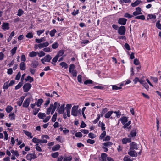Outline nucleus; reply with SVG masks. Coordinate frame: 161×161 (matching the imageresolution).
Returning <instances> with one entry per match:
<instances>
[{"label":"nucleus","instance_id":"25","mask_svg":"<svg viewBox=\"0 0 161 161\" xmlns=\"http://www.w3.org/2000/svg\"><path fill=\"white\" fill-rule=\"evenodd\" d=\"M43 102V100L42 99H38L37 101L36 102L37 106L38 107L40 106Z\"/></svg>","mask_w":161,"mask_h":161},{"label":"nucleus","instance_id":"9","mask_svg":"<svg viewBox=\"0 0 161 161\" xmlns=\"http://www.w3.org/2000/svg\"><path fill=\"white\" fill-rule=\"evenodd\" d=\"M136 11L133 13V14L134 16H136L139 14H142L141 12V8L139 7L136 8Z\"/></svg>","mask_w":161,"mask_h":161},{"label":"nucleus","instance_id":"35","mask_svg":"<svg viewBox=\"0 0 161 161\" xmlns=\"http://www.w3.org/2000/svg\"><path fill=\"white\" fill-rule=\"evenodd\" d=\"M15 115L14 113H10L9 115V117L10 120H14L15 119Z\"/></svg>","mask_w":161,"mask_h":161},{"label":"nucleus","instance_id":"46","mask_svg":"<svg viewBox=\"0 0 161 161\" xmlns=\"http://www.w3.org/2000/svg\"><path fill=\"white\" fill-rule=\"evenodd\" d=\"M9 86H10L8 83V82H6L4 83L3 86V88L4 89H7Z\"/></svg>","mask_w":161,"mask_h":161},{"label":"nucleus","instance_id":"21","mask_svg":"<svg viewBox=\"0 0 161 161\" xmlns=\"http://www.w3.org/2000/svg\"><path fill=\"white\" fill-rule=\"evenodd\" d=\"M60 106V103H58L57 102H55L54 103V105L53 104L52 108L55 109H56V108H59Z\"/></svg>","mask_w":161,"mask_h":161},{"label":"nucleus","instance_id":"49","mask_svg":"<svg viewBox=\"0 0 161 161\" xmlns=\"http://www.w3.org/2000/svg\"><path fill=\"white\" fill-rule=\"evenodd\" d=\"M40 110V108H36L34 109V110L33 111V114L34 115H36L38 113V112Z\"/></svg>","mask_w":161,"mask_h":161},{"label":"nucleus","instance_id":"37","mask_svg":"<svg viewBox=\"0 0 161 161\" xmlns=\"http://www.w3.org/2000/svg\"><path fill=\"white\" fill-rule=\"evenodd\" d=\"M57 32L56 30L55 29H53L51 30L50 32V35L51 37H53L55 35V34Z\"/></svg>","mask_w":161,"mask_h":161},{"label":"nucleus","instance_id":"39","mask_svg":"<svg viewBox=\"0 0 161 161\" xmlns=\"http://www.w3.org/2000/svg\"><path fill=\"white\" fill-rule=\"evenodd\" d=\"M124 17L128 18L129 19L133 17V16L129 14L128 13H126L125 14Z\"/></svg>","mask_w":161,"mask_h":161},{"label":"nucleus","instance_id":"6","mask_svg":"<svg viewBox=\"0 0 161 161\" xmlns=\"http://www.w3.org/2000/svg\"><path fill=\"white\" fill-rule=\"evenodd\" d=\"M32 85L29 83H25L23 86L24 91L25 92H27L31 87Z\"/></svg>","mask_w":161,"mask_h":161},{"label":"nucleus","instance_id":"51","mask_svg":"<svg viewBox=\"0 0 161 161\" xmlns=\"http://www.w3.org/2000/svg\"><path fill=\"white\" fill-rule=\"evenodd\" d=\"M26 37L28 38H31L33 37V35L32 33H28L26 35Z\"/></svg>","mask_w":161,"mask_h":161},{"label":"nucleus","instance_id":"1","mask_svg":"<svg viewBox=\"0 0 161 161\" xmlns=\"http://www.w3.org/2000/svg\"><path fill=\"white\" fill-rule=\"evenodd\" d=\"M64 51L63 50H61L59 51L57 53V55L53 58L52 60H57L59 57H60L58 60H62L64 59V56L63 55L64 54Z\"/></svg>","mask_w":161,"mask_h":161},{"label":"nucleus","instance_id":"5","mask_svg":"<svg viewBox=\"0 0 161 161\" xmlns=\"http://www.w3.org/2000/svg\"><path fill=\"white\" fill-rule=\"evenodd\" d=\"M126 31L125 27L123 26H120L118 30V32L121 35H125Z\"/></svg>","mask_w":161,"mask_h":161},{"label":"nucleus","instance_id":"56","mask_svg":"<svg viewBox=\"0 0 161 161\" xmlns=\"http://www.w3.org/2000/svg\"><path fill=\"white\" fill-rule=\"evenodd\" d=\"M106 135V131H104L103 133L101 134V135L100 136V138L101 139H103V138H104L105 136Z\"/></svg>","mask_w":161,"mask_h":161},{"label":"nucleus","instance_id":"27","mask_svg":"<svg viewBox=\"0 0 161 161\" xmlns=\"http://www.w3.org/2000/svg\"><path fill=\"white\" fill-rule=\"evenodd\" d=\"M60 146L59 145V144L56 145L53 147V148H52V150L53 151L58 150H59V148H60Z\"/></svg>","mask_w":161,"mask_h":161},{"label":"nucleus","instance_id":"17","mask_svg":"<svg viewBox=\"0 0 161 161\" xmlns=\"http://www.w3.org/2000/svg\"><path fill=\"white\" fill-rule=\"evenodd\" d=\"M131 139L130 138H125L122 139V141L123 144H125L127 143L130 142H131Z\"/></svg>","mask_w":161,"mask_h":161},{"label":"nucleus","instance_id":"62","mask_svg":"<svg viewBox=\"0 0 161 161\" xmlns=\"http://www.w3.org/2000/svg\"><path fill=\"white\" fill-rule=\"evenodd\" d=\"M93 83V81L91 80H86L84 81V84L85 85H87L89 84H92Z\"/></svg>","mask_w":161,"mask_h":161},{"label":"nucleus","instance_id":"54","mask_svg":"<svg viewBox=\"0 0 161 161\" xmlns=\"http://www.w3.org/2000/svg\"><path fill=\"white\" fill-rule=\"evenodd\" d=\"M50 103V99L49 98H48L47 100L46 101L45 103L44 104V106L46 107H47L48 105Z\"/></svg>","mask_w":161,"mask_h":161},{"label":"nucleus","instance_id":"4","mask_svg":"<svg viewBox=\"0 0 161 161\" xmlns=\"http://www.w3.org/2000/svg\"><path fill=\"white\" fill-rule=\"evenodd\" d=\"M78 106H74L72 108L71 114L74 116H76L79 112L78 110Z\"/></svg>","mask_w":161,"mask_h":161},{"label":"nucleus","instance_id":"28","mask_svg":"<svg viewBox=\"0 0 161 161\" xmlns=\"http://www.w3.org/2000/svg\"><path fill=\"white\" fill-rule=\"evenodd\" d=\"M72 158L71 156H69L68 157H65L64 158L63 161H71Z\"/></svg>","mask_w":161,"mask_h":161},{"label":"nucleus","instance_id":"8","mask_svg":"<svg viewBox=\"0 0 161 161\" xmlns=\"http://www.w3.org/2000/svg\"><path fill=\"white\" fill-rule=\"evenodd\" d=\"M127 20L125 18H119L118 20V23L122 25H125L126 24Z\"/></svg>","mask_w":161,"mask_h":161},{"label":"nucleus","instance_id":"31","mask_svg":"<svg viewBox=\"0 0 161 161\" xmlns=\"http://www.w3.org/2000/svg\"><path fill=\"white\" fill-rule=\"evenodd\" d=\"M35 41L37 43H40L42 42L45 41V39L44 37H42L40 39L36 38Z\"/></svg>","mask_w":161,"mask_h":161},{"label":"nucleus","instance_id":"63","mask_svg":"<svg viewBox=\"0 0 161 161\" xmlns=\"http://www.w3.org/2000/svg\"><path fill=\"white\" fill-rule=\"evenodd\" d=\"M38 145V144H37L36 145V149L37 151L39 152H41L42 151V149H41L40 147Z\"/></svg>","mask_w":161,"mask_h":161},{"label":"nucleus","instance_id":"50","mask_svg":"<svg viewBox=\"0 0 161 161\" xmlns=\"http://www.w3.org/2000/svg\"><path fill=\"white\" fill-rule=\"evenodd\" d=\"M17 47H14L11 50V52L12 55H14L16 53L17 50Z\"/></svg>","mask_w":161,"mask_h":161},{"label":"nucleus","instance_id":"59","mask_svg":"<svg viewBox=\"0 0 161 161\" xmlns=\"http://www.w3.org/2000/svg\"><path fill=\"white\" fill-rule=\"evenodd\" d=\"M151 79L155 83H157L158 80L157 78L154 77H151Z\"/></svg>","mask_w":161,"mask_h":161},{"label":"nucleus","instance_id":"14","mask_svg":"<svg viewBox=\"0 0 161 161\" xmlns=\"http://www.w3.org/2000/svg\"><path fill=\"white\" fill-rule=\"evenodd\" d=\"M9 24L8 23H3L2 25V29L4 30L9 29Z\"/></svg>","mask_w":161,"mask_h":161},{"label":"nucleus","instance_id":"7","mask_svg":"<svg viewBox=\"0 0 161 161\" xmlns=\"http://www.w3.org/2000/svg\"><path fill=\"white\" fill-rule=\"evenodd\" d=\"M128 154L132 157H136L137 156V153L134 150H130V148L129 151L128 152Z\"/></svg>","mask_w":161,"mask_h":161},{"label":"nucleus","instance_id":"44","mask_svg":"<svg viewBox=\"0 0 161 161\" xmlns=\"http://www.w3.org/2000/svg\"><path fill=\"white\" fill-rule=\"evenodd\" d=\"M11 153L13 154L14 155L16 156H19V154L18 151H14V150H12L11 151Z\"/></svg>","mask_w":161,"mask_h":161},{"label":"nucleus","instance_id":"22","mask_svg":"<svg viewBox=\"0 0 161 161\" xmlns=\"http://www.w3.org/2000/svg\"><path fill=\"white\" fill-rule=\"evenodd\" d=\"M59 65L61 66L62 68H63L65 69H66L68 67V65L67 64L64 62H62L59 64Z\"/></svg>","mask_w":161,"mask_h":161},{"label":"nucleus","instance_id":"18","mask_svg":"<svg viewBox=\"0 0 161 161\" xmlns=\"http://www.w3.org/2000/svg\"><path fill=\"white\" fill-rule=\"evenodd\" d=\"M20 69L21 70H25L26 69V66L24 62H21L19 65Z\"/></svg>","mask_w":161,"mask_h":161},{"label":"nucleus","instance_id":"60","mask_svg":"<svg viewBox=\"0 0 161 161\" xmlns=\"http://www.w3.org/2000/svg\"><path fill=\"white\" fill-rule=\"evenodd\" d=\"M44 29L40 30L37 31V34L38 36H40L41 34L44 31Z\"/></svg>","mask_w":161,"mask_h":161},{"label":"nucleus","instance_id":"15","mask_svg":"<svg viewBox=\"0 0 161 161\" xmlns=\"http://www.w3.org/2000/svg\"><path fill=\"white\" fill-rule=\"evenodd\" d=\"M128 117L124 116L121 117L120 118V120L121 121V122L123 125H124L128 121Z\"/></svg>","mask_w":161,"mask_h":161},{"label":"nucleus","instance_id":"64","mask_svg":"<svg viewBox=\"0 0 161 161\" xmlns=\"http://www.w3.org/2000/svg\"><path fill=\"white\" fill-rule=\"evenodd\" d=\"M38 54L39 56L42 57L44 56L45 55V53L43 51H41L39 53H38Z\"/></svg>","mask_w":161,"mask_h":161},{"label":"nucleus","instance_id":"19","mask_svg":"<svg viewBox=\"0 0 161 161\" xmlns=\"http://www.w3.org/2000/svg\"><path fill=\"white\" fill-rule=\"evenodd\" d=\"M98 125L99 127H101V130L102 131H104L105 130V124L103 122L99 121Z\"/></svg>","mask_w":161,"mask_h":161},{"label":"nucleus","instance_id":"33","mask_svg":"<svg viewBox=\"0 0 161 161\" xmlns=\"http://www.w3.org/2000/svg\"><path fill=\"white\" fill-rule=\"evenodd\" d=\"M113 113V111H108L106 114L105 117L106 118H109Z\"/></svg>","mask_w":161,"mask_h":161},{"label":"nucleus","instance_id":"53","mask_svg":"<svg viewBox=\"0 0 161 161\" xmlns=\"http://www.w3.org/2000/svg\"><path fill=\"white\" fill-rule=\"evenodd\" d=\"M160 21H158L156 24V26L158 29L161 30V24L160 23Z\"/></svg>","mask_w":161,"mask_h":161},{"label":"nucleus","instance_id":"47","mask_svg":"<svg viewBox=\"0 0 161 161\" xmlns=\"http://www.w3.org/2000/svg\"><path fill=\"white\" fill-rule=\"evenodd\" d=\"M122 88L121 86L118 87L116 85H114L112 86V89L113 90H118Z\"/></svg>","mask_w":161,"mask_h":161},{"label":"nucleus","instance_id":"26","mask_svg":"<svg viewBox=\"0 0 161 161\" xmlns=\"http://www.w3.org/2000/svg\"><path fill=\"white\" fill-rule=\"evenodd\" d=\"M13 109V108L11 106L8 105L7 106L5 110L7 113H9Z\"/></svg>","mask_w":161,"mask_h":161},{"label":"nucleus","instance_id":"45","mask_svg":"<svg viewBox=\"0 0 161 161\" xmlns=\"http://www.w3.org/2000/svg\"><path fill=\"white\" fill-rule=\"evenodd\" d=\"M75 66L74 64H70L69 66V72L71 73L73 71H74V69L75 68Z\"/></svg>","mask_w":161,"mask_h":161},{"label":"nucleus","instance_id":"3","mask_svg":"<svg viewBox=\"0 0 161 161\" xmlns=\"http://www.w3.org/2000/svg\"><path fill=\"white\" fill-rule=\"evenodd\" d=\"M37 156L35 154L34 152L32 153H28L26 156V159L29 161H31L32 159L36 158Z\"/></svg>","mask_w":161,"mask_h":161},{"label":"nucleus","instance_id":"30","mask_svg":"<svg viewBox=\"0 0 161 161\" xmlns=\"http://www.w3.org/2000/svg\"><path fill=\"white\" fill-rule=\"evenodd\" d=\"M107 155L105 153H102L101 154V157L102 159V161H106V158H107Z\"/></svg>","mask_w":161,"mask_h":161},{"label":"nucleus","instance_id":"43","mask_svg":"<svg viewBox=\"0 0 161 161\" xmlns=\"http://www.w3.org/2000/svg\"><path fill=\"white\" fill-rule=\"evenodd\" d=\"M37 54V52H36L32 51L29 53V56L30 57H33L36 56Z\"/></svg>","mask_w":161,"mask_h":161},{"label":"nucleus","instance_id":"38","mask_svg":"<svg viewBox=\"0 0 161 161\" xmlns=\"http://www.w3.org/2000/svg\"><path fill=\"white\" fill-rule=\"evenodd\" d=\"M57 114V113H55L53 115V116L51 120L53 122H55L56 120Z\"/></svg>","mask_w":161,"mask_h":161},{"label":"nucleus","instance_id":"23","mask_svg":"<svg viewBox=\"0 0 161 161\" xmlns=\"http://www.w3.org/2000/svg\"><path fill=\"white\" fill-rule=\"evenodd\" d=\"M52 57L49 55H47L44 58L42 59L41 60H50Z\"/></svg>","mask_w":161,"mask_h":161},{"label":"nucleus","instance_id":"2","mask_svg":"<svg viewBox=\"0 0 161 161\" xmlns=\"http://www.w3.org/2000/svg\"><path fill=\"white\" fill-rule=\"evenodd\" d=\"M38 117L40 119L43 120V122L46 123L48 122L50 119L51 116H47L44 119V118L46 117V114L45 113H39L38 114Z\"/></svg>","mask_w":161,"mask_h":161},{"label":"nucleus","instance_id":"58","mask_svg":"<svg viewBox=\"0 0 161 161\" xmlns=\"http://www.w3.org/2000/svg\"><path fill=\"white\" fill-rule=\"evenodd\" d=\"M95 141L94 140L88 139L87 141V142L88 143H90V144H93L95 143Z\"/></svg>","mask_w":161,"mask_h":161},{"label":"nucleus","instance_id":"55","mask_svg":"<svg viewBox=\"0 0 161 161\" xmlns=\"http://www.w3.org/2000/svg\"><path fill=\"white\" fill-rule=\"evenodd\" d=\"M107 108H105L103 109L101 112V117H102L103 115L107 111Z\"/></svg>","mask_w":161,"mask_h":161},{"label":"nucleus","instance_id":"36","mask_svg":"<svg viewBox=\"0 0 161 161\" xmlns=\"http://www.w3.org/2000/svg\"><path fill=\"white\" fill-rule=\"evenodd\" d=\"M135 19H140L142 20H144L145 19V18L144 15H142L136 16L135 17Z\"/></svg>","mask_w":161,"mask_h":161},{"label":"nucleus","instance_id":"61","mask_svg":"<svg viewBox=\"0 0 161 161\" xmlns=\"http://www.w3.org/2000/svg\"><path fill=\"white\" fill-rule=\"evenodd\" d=\"M21 76V73L20 72H19L18 74H17L16 77H15V79L16 80H19L20 77Z\"/></svg>","mask_w":161,"mask_h":161},{"label":"nucleus","instance_id":"29","mask_svg":"<svg viewBox=\"0 0 161 161\" xmlns=\"http://www.w3.org/2000/svg\"><path fill=\"white\" fill-rule=\"evenodd\" d=\"M52 107L53 104H50L49 108L47 109V111L46 112V114L47 115H49L50 114V113L52 109Z\"/></svg>","mask_w":161,"mask_h":161},{"label":"nucleus","instance_id":"34","mask_svg":"<svg viewBox=\"0 0 161 161\" xmlns=\"http://www.w3.org/2000/svg\"><path fill=\"white\" fill-rule=\"evenodd\" d=\"M136 129L132 130L131 131L130 135L131 137H134L136 136Z\"/></svg>","mask_w":161,"mask_h":161},{"label":"nucleus","instance_id":"11","mask_svg":"<svg viewBox=\"0 0 161 161\" xmlns=\"http://www.w3.org/2000/svg\"><path fill=\"white\" fill-rule=\"evenodd\" d=\"M30 100L31 99L30 98L26 99L23 103V106L25 108L28 107L29 105Z\"/></svg>","mask_w":161,"mask_h":161},{"label":"nucleus","instance_id":"16","mask_svg":"<svg viewBox=\"0 0 161 161\" xmlns=\"http://www.w3.org/2000/svg\"><path fill=\"white\" fill-rule=\"evenodd\" d=\"M39 64V63L37 61H33L31 64H30L31 67L33 68H36Z\"/></svg>","mask_w":161,"mask_h":161},{"label":"nucleus","instance_id":"48","mask_svg":"<svg viewBox=\"0 0 161 161\" xmlns=\"http://www.w3.org/2000/svg\"><path fill=\"white\" fill-rule=\"evenodd\" d=\"M24 13V11L21 9H19L18 10V13L17 15L18 16H21Z\"/></svg>","mask_w":161,"mask_h":161},{"label":"nucleus","instance_id":"12","mask_svg":"<svg viewBox=\"0 0 161 161\" xmlns=\"http://www.w3.org/2000/svg\"><path fill=\"white\" fill-rule=\"evenodd\" d=\"M130 150L132 149L134 150V149L136 150H137L138 149V148L137 147V145L136 143H135L134 142H132L130 144Z\"/></svg>","mask_w":161,"mask_h":161},{"label":"nucleus","instance_id":"32","mask_svg":"<svg viewBox=\"0 0 161 161\" xmlns=\"http://www.w3.org/2000/svg\"><path fill=\"white\" fill-rule=\"evenodd\" d=\"M25 80L26 81H29L30 82H31L34 81L33 78L30 76H28L27 78L25 79Z\"/></svg>","mask_w":161,"mask_h":161},{"label":"nucleus","instance_id":"52","mask_svg":"<svg viewBox=\"0 0 161 161\" xmlns=\"http://www.w3.org/2000/svg\"><path fill=\"white\" fill-rule=\"evenodd\" d=\"M112 142H108L103 143V145L107 147L110 146L112 145Z\"/></svg>","mask_w":161,"mask_h":161},{"label":"nucleus","instance_id":"40","mask_svg":"<svg viewBox=\"0 0 161 161\" xmlns=\"http://www.w3.org/2000/svg\"><path fill=\"white\" fill-rule=\"evenodd\" d=\"M59 45L57 42H55L52 45V47L53 49H55L58 47Z\"/></svg>","mask_w":161,"mask_h":161},{"label":"nucleus","instance_id":"10","mask_svg":"<svg viewBox=\"0 0 161 161\" xmlns=\"http://www.w3.org/2000/svg\"><path fill=\"white\" fill-rule=\"evenodd\" d=\"M64 107L65 104H64L58 108V112L59 114H62L64 113L65 110Z\"/></svg>","mask_w":161,"mask_h":161},{"label":"nucleus","instance_id":"13","mask_svg":"<svg viewBox=\"0 0 161 161\" xmlns=\"http://www.w3.org/2000/svg\"><path fill=\"white\" fill-rule=\"evenodd\" d=\"M49 43L48 42H46L42 43H40L38 45V47L41 49L49 45Z\"/></svg>","mask_w":161,"mask_h":161},{"label":"nucleus","instance_id":"24","mask_svg":"<svg viewBox=\"0 0 161 161\" xmlns=\"http://www.w3.org/2000/svg\"><path fill=\"white\" fill-rule=\"evenodd\" d=\"M24 133L28 137H30V139L32 138L33 136H32V134L31 133L26 131L25 130H23Z\"/></svg>","mask_w":161,"mask_h":161},{"label":"nucleus","instance_id":"57","mask_svg":"<svg viewBox=\"0 0 161 161\" xmlns=\"http://www.w3.org/2000/svg\"><path fill=\"white\" fill-rule=\"evenodd\" d=\"M82 136V134L80 132H77L75 134V136L77 137H81Z\"/></svg>","mask_w":161,"mask_h":161},{"label":"nucleus","instance_id":"20","mask_svg":"<svg viewBox=\"0 0 161 161\" xmlns=\"http://www.w3.org/2000/svg\"><path fill=\"white\" fill-rule=\"evenodd\" d=\"M142 3V1L141 0H136L135 2L134 3H132L131 4V6L133 7H135L138 5H139L140 3Z\"/></svg>","mask_w":161,"mask_h":161},{"label":"nucleus","instance_id":"41","mask_svg":"<svg viewBox=\"0 0 161 161\" xmlns=\"http://www.w3.org/2000/svg\"><path fill=\"white\" fill-rule=\"evenodd\" d=\"M59 153L58 152H56L53 153L51 154V156H52V157L54 158H55L57 157Z\"/></svg>","mask_w":161,"mask_h":161},{"label":"nucleus","instance_id":"42","mask_svg":"<svg viewBox=\"0 0 161 161\" xmlns=\"http://www.w3.org/2000/svg\"><path fill=\"white\" fill-rule=\"evenodd\" d=\"M23 83L22 82H20L19 84L15 87V90H18L22 86Z\"/></svg>","mask_w":161,"mask_h":161}]
</instances>
